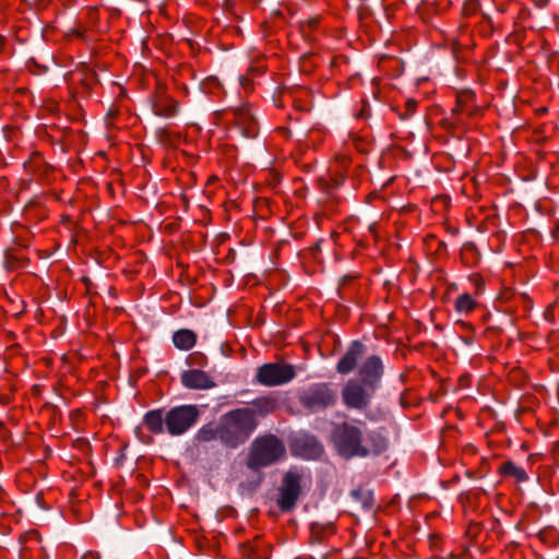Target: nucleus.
I'll return each instance as SVG.
<instances>
[{"mask_svg": "<svg viewBox=\"0 0 559 559\" xmlns=\"http://www.w3.org/2000/svg\"><path fill=\"white\" fill-rule=\"evenodd\" d=\"M479 306L478 297L469 293L460 294L453 304L455 312L465 317L473 313Z\"/></svg>", "mask_w": 559, "mask_h": 559, "instance_id": "18", "label": "nucleus"}, {"mask_svg": "<svg viewBox=\"0 0 559 559\" xmlns=\"http://www.w3.org/2000/svg\"><path fill=\"white\" fill-rule=\"evenodd\" d=\"M475 10H476V3L475 2L466 3L465 7H464V13L465 14H472Z\"/></svg>", "mask_w": 559, "mask_h": 559, "instance_id": "27", "label": "nucleus"}, {"mask_svg": "<svg viewBox=\"0 0 559 559\" xmlns=\"http://www.w3.org/2000/svg\"><path fill=\"white\" fill-rule=\"evenodd\" d=\"M416 108H417V102L413 98L407 99L405 103V109H406L405 116L406 117L412 116L416 111Z\"/></svg>", "mask_w": 559, "mask_h": 559, "instance_id": "25", "label": "nucleus"}, {"mask_svg": "<svg viewBox=\"0 0 559 559\" xmlns=\"http://www.w3.org/2000/svg\"><path fill=\"white\" fill-rule=\"evenodd\" d=\"M197 334L189 329H180L173 334V343L180 350H189L197 343Z\"/></svg>", "mask_w": 559, "mask_h": 559, "instance_id": "19", "label": "nucleus"}, {"mask_svg": "<svg viewBox=\"0 0 559 559\" xmlns=\"http://www.w3.org/2000/svg\"><path fill=\"white\" fill-rule=\"evenodd\" d=\"M300 405L311 412L324 411L336 404L337 393L328 382L312 383L298 396Z\"/></svg>", "mask_w": 559, "mask_h": 559, "instance_id": "4", "label": "nucleus"}, {"mask_svg": "<svg viewBox=\"0 0 559 559\" xmlns=\"http://www.w3.org/2000/svg\"><path fill=\"white\" fill-rule=\"evenodd\" d=\"M3 45V37H0V46Z\"/></svg>", "mask_w": 559, "mask_h": 559, "instance_id": "32", "label": "nucleus"}, {"mask_svg": "<svg viewBox=\"0 0 559 559\" xmlns=\"http://www.w3.org/2000/svg\"><path fill=\"white\" fill-rule=\"evenodd\" d=\"M366 350L367 348L364 343L360 341H353L345 354L337 361L335 367L336 371L340 374H349L353 372L357 368L358 362L365 356Z\"/></svg>", "mask_w": 559, "mask_h": 559, "instance_id": "11", "label": "nucleus"}, {"mask_svg": "<svg viewBox=\"0 0 559 559\" xmlns=\"http://www.w3.org/2000/svg\"><path fill=\"white\" fill-rule=\"evenodd\" d=\"M499 474L501 476L512 477L518 483H524L528 479V475L523 467L518 466L512 461L504 462L499 467Z\"/></svg>", "mask_w": 559, "mask_h": 559, "instance_id": "21", "label": "nucleus"}, {"mask_svg": "<svg viewBox=\"0 0 559 559\" xmlns=\"http://www.w3.org/2000/svg\"><path fill=\"white\" fill-rule=\"evenodd\" d=\"M200 412L195 405H180L166 412V431L170 436L187 432L197 421Z\"/></svg>", "mask_w": 559, "mask_h": 559, "instance_id": "7", "label": "nucleus"}, {"mask_svg": "<svg viewBox=\"0 0 559 559\" xmlns=\"http://www.w3.org/2000/svg\"><path fill=\"white\" fill-rule=\"evenodd\" d=\"M239 81L243 88H249L251 86V81L247 76H240Z\"/></svg>", "mask_w": 559, "mask_h": 559, "instance_id": "28", "label": "nucleus"}, {"mask_svg": "<svg viewBox=\"0 0 559 559\" xmlns=\"http://www.w3.org/2000/svg\"><path fill=\"white\" fill-rule=\"evenodd\" d=\"M240 551L246 559H267L270 556L269 546L260 537L242 544Z\"/></svg>", "mask_w": 559, "mask_h": 559, "instance_id": "17", "label": "nucleus"}, {"mask_svg": "<svg viewBox=\"0 0 559 559\" xmlns=\"http://www.w3.org/2000/svg\"><path fill=\"white\" fill-rule=\"evenodd\" d=\"M285 455L284 441L273 433H264L252 441L246 464L250 469L259 471L282 461Z\"/></svg>", "mask_w": 559, "mask_h": 559, "instance_id": "3", "label": "nucleus"}, {"mask_svg": "<svg viewBox=\"0 0 559 559\" xmlns=\"http://www.w3.org/2000/svg\"><path fill=\"white\" fill-rule=\"evenodd\" d=\"M480 108L475 105V94L472 91H462L457 94L454 112L475 117L480 112Z\"/></svg>", "mask_w": 559, "mask_h": 559, "instance_id": "15", "label": "nucleus"}, {"mask_svg": "<svg viewBox=\"0 0 559 559\" xmlns=\"http://www.w3.org/2000/svg\"><path fill=\"white\" fill-rule=\"evenodd\" d=\"M297 372L292 364L266 362L257 369L254 381L263 386H280L295 379Z\"/></svg>", "mask_w": 559, "mask_h": 559, "instance_id": "6", "label": "nucleus"}, {"mask_svg": "<svg viewBox=\"0 0 559 559\" xmlns=\"http://www.w3.org/2000/svg\"><path fill=\"white\" fill-rule=\"evenodd\" d=\"M222 443L230 449L243 444L255 430L251 413L245 408L227 412L219 418Z\"/></svg>", "mask_w": 559, "mask_h": 559, "instance_id": "2", "label": "nucleus"}, {"mask_svg": "<svg viewBox=\"0 0 559 559\" xmlns=\"http://www.w3.org/2000/svg\"><path fill=\"white\" fill-rule=\"evenodd\" d=\"M190 365L203 366L206 361V357L201 353H194L189 356Z\"/></svg>", "mask_w": 559, "mask_h": 559, "instance_id": "24", "label": "nucleus"}, {"mask_svg": "<svg viewBox=\"0 0 559 559\" xmlns=\"http://www.w3.org/2000/svg\"><path fill=\"white\" fill-rule=\"evenodd\" d=\"M376 388L370 386L357 379H349L342 389L344 405L350 409H365L370 405Z\"/></svg>", "mask_w": 559, "mask_h": 559, "instance_id": "9", "label": "nucleus"}, {"mask_svg": "<svg viewBox=\"0 0 559 559\" xmlns=\"http://www.w3.org/2000/svg\"><path fill=\"white\" fill-rule=\"evenodd\" d=\"M498 10H499L500 12H506V7H504V5H501V7H499V8H498Z\"/></svg>", "mask_w": 559, "mask_h": 559, "instance_id": "30", "label": "nucleus"}, {"mask_svg": "<svg viewBox=\"0 0 559 559\" xmlns=\"http://www.w3.org/2000/svg\"><path fill=\"white\" fill-rule=\"evenodd\" d=\"M135 433L136 436L139 437V439H141L143 442H151L152 441V438H147V439H144L141 433H142V427H138L135 429Z\"/></svg>", "mask_w": 559, "mask_h": 559, "instance_id": "29", "label": "nucleus"}, {"mask_svg": "<svg viewBox=\"0 0 559 559\" xmlns=\"http://www.w3.org/2000/svg\"><path fill=\"white\" fill-rule=\"evenodd\" d=\"M229 117L231 131L238 132L242 138L254 139L259 133V122L249 104L229 108L226 111Z\"/></svg>", "mask_w": 559, "mask_h": 559, "instance_id": "8", "label": "nucleus"}, {"mask_svg": "<svg viewBox=\"0 0 559 559\" xmlns=\"http://www.w3.org/2000/svg\"><path fill=\"white\" fill-rule=\"evenodd\" d=\"M243 408L251 413L257 428L259 425V417H264L274 413L277 408V402L272 396H261L252 401L249 407Z\"/></svg>", "mask_w": 559, "mask_h": 559, "instance_id": "14", "label": "nucleus"}, {"mask_svg": "<svg viewBox=\"0 0 559 559\" xmlns=\"http://www.w3.org/2000/svg\"><path fill=\"white\" fill-rule=\"evenodd\" d=\"M20 0H0L1 8L15 7Z\"/></svg>", "mask_w": 559, "mask_h": 559, "instance_id": "26", "label": "nucleus"}, {"mask_svg": "<svg viewBox=\"0 0 559 559\" xmlns=\"http://www.w3.org/2000/svg\"><path fill=\"white\" fill-rule=\"evenodd\" d=\"M554 310H555V306H549L548 311H554Z\"/></svg>", "mask_w": 559, "mask_h": 559, "instance_id": "31", "label": "nucleus"}, {"mask_svg": "<svg viewBox=\"0 0 559 559\" xmlns=\"http://www.w3.org/2000/svg\"><path fill=\"white\" fill-rule=\"evenodd\" d=\"M195 440L198 442H211L215 440H219L222 442L219 420L217 423H207L202 426L195 435Z\"/></svg>", "mask_w": 559, "mask_h": 559, "instance_id": "20", "label": "nucleus"}, {"mask_svg": "<svg viewBox=\"0 0 559 559\" xmlns=\"http://www.w3.org/2000/svg\"><path fill=\"white\" fill-rule=\"evenodd\" d=\"M183 386L193 390H206L215 385L212 377L203 370L190 369L181 374Z\"/></svg>", "mask_w": 559, "mask_h": 559, "instance_id": "13", "label": "nucleus"}, {"mask_svg": "<svg viewBox=\"0 0 559 559\" xmlns=\"http://www.w3.org/2000/svg\"><path fill=\"white\" fill-rule=\"evenodd\" d=\"M319 22H320V19L318 16L310 17L300 23V28H301L302 33L312 32L318 27Z\"/></svg>", "mask_w": 559, "mask_h": 559, "instance_id": "23", "label": "nucleus"}, {"mask_svg": "<svg viewBox=\"0 0 559 559\" xmlns=\"http://www.w3.org/2000/svg\"><path fill=\"white\" fill-rule=\"evenodd\" d=\"M332 439L337 453L346 459L377 456L388 448L382 429L364 432L349 423L336 425Z\"/></svg>", "mask_w": 559, "mask_h": 559, "instance_id": "1", "label": "nucleus"}, {"mask_svg": "<svg viewBox=\"0 0 559 559\" xmlns=\"http://www.w3.org/2000/svg\"><path fill=\"white\" fill-rule=\"evenodd\" d=\"M304 474L297 467H290L283 476L277 489L276 504L283 512L293 510L302 491Z\"/></svg>", "mask_w": 559, "mask_h": 559, "instance_id": "5", "label": "nucleus"}, {"mask_svg": "<svg viewBox=\"0 0 559 559\" xmlns=\"http://www.w3.org/2000/svg\"><path fill=\"white\" fill-rule=\"evenodd\" d=\"M383 376V364L379 356L370 355L358 368V381L377 389Z\"/></svg>", "mask_w": 559, "mask_h": 559, "instance_id": "10", "label": "nucleus"}, {"mask_svg": "<svg viewBox=\"0 0 559 559\" xmlns=\"http://www.w3.org/2000/svg\"><path fill=\"white\" fill-rule=\"evenodd\" d=\"M468 281L474 287L473 295L479 298L485 292V281L483 276L478 273H473L468 276Z\"/></svg>", "mask_w": 559, "mask_h": 559, "instance_id": "22", "label": "nucleus"}, {"mask_svg": "<svg viewBox=\"0 0 559 559\" xmlns=\"http://www.w3.org/2000/svg\"><path fill=\"white\" fill-rule=\"evenodd\" d=\"M153 112L163 118H173L179 111V104L170 97L164 86L158 85L152 103Z\"/></svg>", "mask_w": 559, "mask_h": 559, "instance_id": "12", "label": "nucleus"}, {"mask_svg": "<svg viewBox=\"0 0 559 559\" xmlns=\"http://www.w3.org/2000/svg\"><path fill=\"white\" fill-rule=\"evenodd\" d=\"M143 426L154 435H162L166 430V413L163 408L152 409L144 414Z\"/></svg>", "mask_w": 559, "mask_h": 559, "instance_id": "16", "label": "nucleus"}]
</instances>
